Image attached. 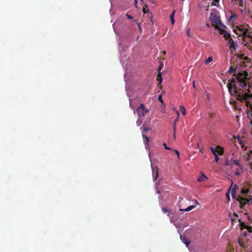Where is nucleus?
<instances>
[{
    "mask_svg": "<svg viewBox=\"0 0 252 252\" xmlns=\"http://www.w3.org/2000/svg\"><path fill=\"white\" fill-rule=\"evenodd\" d=\"M250 154H251V155H252V150H251V151H250Z\"/></svg>",
    "mask_w": 252,
    "mask_h": 252,
    "instance_id": "8fccbe9b",
    "label": "nucleus"
},
{
    "mask_svg": "<svg viewBox=\"0 0 252 252\" xmlns=\"http://www.w3.org/2000/svg\"><path fill=\"white\" fill-rule=\"evenodd\" d=\"M238 1L239 6L240 7H243V0H238Z\"/></svg>",
    "mask_w": 252,
    "mask_h": 252,
    "instance_id": "bb28decb",
    "label": "nucleus"
},
{
    "mask_svg": "<svg viewBox=\"0 0 252 252\" xmlns=\"http://www.w3.org/2000/svg\"><path fill=\"white\" fill-rule=\"evenodd\" d=\"M249 200V202L251 201H252V197L251 198V199L250 200Z\"/></svg>",
    "mask_w": 252,
    "mask_h": 252,
    "instance_id": "09e8293b",
    "label": "nucleus"
},
{
    "mask_svg": "<svg viewBox=\"0 0 252 252\" xmlns=\"http://www.w3.org/2000/svg\"><path fill=\"white\" fill-rule=\"evenodd\" d=\"M239 244L241 246H243V243L241 242V241H239Z\"/></svg>",
    "mask_w": 252,
    "mask_h": 252,
    "instance_id": "79ce46f5",
    "label": "nucleus"
},
{
    "mask_svg": "<svg viewBox=\"0 0 252 252\" xmlns=\"http://www.w3.org/2000/svg\"><path fill=\"white\" fill-rule=\"evenodd\" d=\"M157 80L158 81V86L161 84L162 78L161 75V72H158L157 76Z\"/></svg>",
    "mask_w": 252,
    "mask_h": 252,
    "instance_id": "f8f14e48",
    "label": "nucleus"
},
{
    "mask_svg": "<svg viewBox=\"0 0 252 252\" xmlns=\"http://www.w3.org/2000/svg\"><path fill=\"white\" fill-rule=\"evenodd\" d=\"M244 235H247V232H244Z\"/></svg>",
    "mask_w": 252,
    "mask_h": 252,
    "instance_id": "3c124183",
    "label": "nucleus"
},
{
    "mask_svg": "<svg viewBox=\"0 0 252 252\" xmlns=\"http://www.w3.org/2000/svg\"><path fill=\"white\" fill-rule=\"evenodd\" d=\"M220 0H214V1L212 3L213 5H217V3H219Z\"/></svg>",
    "mask_w": 252,
    "mask_h": 252,
    "instance_id": "473e14b6",
    "label": "nucleus"
},
{
    "mask_svg": "<svg viewBox=\"0 0 252 252\" xmlns=\"http://www.w3.org/2000/svg\"><path fill=\"white\" fill-rule=\"evenodd\" d=\"M195 207H196L195 205H191V206H189L188 207H187L185 209H184V210L183 209H180V210L181 211L189 212V211H190V210H192L193 209H194Z\"/></svg>",
    "mask_w": 252,
    "mask_h": 252,
    "instance_id": "ddd939ff",
    "label": "nucleus"
},
{
    "mask_svg": "<svg viewBox=\"0 0 252 252\" xmlns=\"http://www.w3.org/2000/svg\"><path fill=\"white\" fill-rule=\"evenodd\" d=\"M174 139H175V131H176V126H175V123H174Z\"/></svg>",
    "mask_w": 252,
    "mask_h": 252,
    "instance_id": "e433bc0d",
    "label": "nucleus"
},
{
    "mask_svg": "<svg viewBox=\"0 0 252 252\" xmlns=\"http://www.w3.org/2000/svg\"><path fill=\"white\" fill-rule=\"evenodd\" d=\"M249 75H250V85L251 86V89H252V77L251 76V74H249Z\"/></svg>",
    "mask_w": 252,
    "mask_h": 252,
    "instance_id": "c756f323",
    "label": "nucleus"
},
{
    "mask_svg": "<svg viewBox=\"0 0 252 252\" xmlns=\"http://www.w3.org/2000/svg\"><path fill=\"white\" fill-rule=\"evenodd\" d=\"M238 221L240 223V229L241 230H243V229L246 228L247 225H246V224L244 222H242V220L241 219H239Z\"/></svg>",
    "mask_w": 252,
    "mask_h": 252,
    "instance_id": "4468645a",
    "label": "nucleus"
},
{
    "mask_svg": "<svg viewBox=\"0 0 252 252\" xmlns=\"http://www.w3.org/2000/svg\"><path fill=\"white\" fill-rule=\"evenodd\" d=\"M180 238L182 242L186 245V246L188 247L190 243V242L185 237L180 235Z\"/></svg>",
    "mask_w": 252,
    "mask_h": 252,
    "instance_id": "1a4fd4ad",
    "label": "nucleus"
},
{
    "mask_svg": "<svg viewBox=\"0 0 252 252\" xmlns=\"http://www.w3.org/2000/svg\"><path fill=\"white\" fill-rule=\"evenodd\" d=\"M150 109H147L143 104H141L136 109V112L139 117H143L150 112Z\"/></svg>",
    "mask_w": 252,
    "mask_h": 252,
    "instance_id": "39448f33",
    "label": "nucleus"
},
{
    "mask_svg": "<svg viewBox=\"0 0 252 252\" xmlns=\"http://www.w3.org/2000/svg\"><path fill=\"white\" fill-rule=\"evenodd\" d=\"M231 162H232L230 161L229 159H227L226 161V162L225 163V165L226 166H230L231 165Z\"/></svg>",
    "mask_w": 252,
    "mask_h": 252,
    "instance_id": "c85d7f7f",
    "label": "nucleus"
},
{
    "mask_svg": "<svg viewBox=\"0 0 252 252\" xmlns=\"http://www.w3.org/2000/svg\"><path fill=\"white\" fill-rule=\"evenodd\" d=\"M206 179H207V177L204 174H202L197 178V181L202 182L205 181Z\"/></svg>",
    "mask_w": 252,
    "mask_h": 252,
    "instance_id": "9b49d317",
    "label": "nucleus"
},
{
    "mask_svg": "<svg viewBox=\"0 0 252 252\" xmlns=\"http://www.w3.org/2000/svg\"><path fill=\"white\" fill-rule=\"evenodd\" d=\"M158 100L161 102V103H163V100L162 99L161 95H159L158 97Z\"/></svg>",
    "mask_w": 252,
    "mask_h": 252,
    "instance_id": "c9c22d12",
    "label": "nucleus"
},
{
    "mask_svg": "<svg viewBox=\"0 0 252 252\" xmlns=\"http://www.w3.org/2000/svg\"><path fill=\"white\" fill-rule=\"evenodd\" d=\"M126 16L127 17V18L128 19H130V20H131V19H133V17L132 16H131V15H128V14H126Z\"/></svg>",
    "mask_w": 252,
    "mask_h": 252,
    "instance_id": "72a5a7b5",
    "label": "nucleus"
},
{
    "mask_svg": "<svg viewBox=\"0 0 252 252\" xmlns=\"http://www.w3.org/2000/svg\"><path fill=\"white\" fill-rule=\"evenodd\" d=\"M213 61V58L212 57H209L205 61V63L208 64L209 63Z\"/></svg>",
    "mask_w": 252,
    "mask_h": 252,
    "instance_id": "4be33fe9",
    "label": "nucleus"
},
{
    "mask_svg": "<svg viewBox=\"0 0 252 252\" xmlns=\"http://www.w3.org/2000/svg\"><path fill=\"white\" fill-rule=\"evenodd\" d=\"M249 189H243L242 190V193L244 194H247L249 192Z\"/></svg>",
    "mask_w": 252,
    "mask_h": 252,
    "instance_id": "cd10ccee",
    "label": "nucleus"
},
{
    "mask_svg": "<svg viewBox=\"0 0 252 252\" xmlns=\"http://www.w3.org/2000/svg\"><path fill=\"white\" fill-rule=\"evenodd\" d=\"M163 146L164 147L165 149L166 150H170L171 149L167 146L165 143H163Z\"/></svg>",
    "mask_w": 252,
    "mask_h": 252,
    "instance_id": "f704fd0d",
    "label": "nucleus"
},
{
    "mask_svg": "<svg viewBox=\"0 0 252 252\" xmlns=\"http://www.w3.org/2000/svg\"><path fill=\"white\" fill-rule=\"evenodd\" d=\"M248 29L246 28L245 26L240 25L236 27L233 30V32L239 36L242 37L244 42H246V36L249 33Z\"/></svg>",
    "mask_w": 252,
    "mask_h": 252,
    "instance_id": "f03ea898",
    "label": "nucleus"
},
{
    "mask_svg": "<svg viewBox=\"0 0 252 252\" xmlns=\"http://www.w3.org/2000/svg\"><path fill=\"white\" fill-rule=\"evenodd\" d=\"M163 64L162 63H160L159 66H158V72H160L161 69L163 68Z\"/></svg>",
    "mask_w": 252,
    "mask_h": 252,
    "instance_id": "7c9ffc66",
    "label": "nucleus"
},
{
    "mask_svg": "<svg viewBox=\"0 0 252 252\" xmlns=\"http://www.w3.org/2000/svg\"><path fill=\"white\" fill-rule=\"evenodd\" d=\"M142 11L144 14L149 13V10L148 9V6L146 4H144V5L142 8Z\"/></svg>",
    "mask_w": 252,
    "mask_h": 252,
    "instance_id": "a211bd4d",
    "label": "nucleus"
},
{
    "mask_svg": "<svg viewBox=\"0 0 252 252\" xmlns=\"http://www.w3.org/2000/svg\"><path fill=\"white\" fill-rule=\"evenodd\" d=\"M163 54H165V51H163Z\"/></svg>",
    "mask_w": 252,
    "mask_h": 252,
    "instance_id": "864d4df0",
    "label": "nucleus"
},
{
    "mask_svg": "<svg viewBox=\"0 0 252 252\" xmlns=\"http://www.w3.org/2000/svg\"><path fill=\"white\" fill-rule=\"evenodd\" d=\"M226 197H227V198L228 200L229 201L230 200L229 195L228 194V193H226Z\"/></svg>",
    "mask_w": 252,
    "mask_h": 252,
    "instance_id": "58836bf2",
    "label": "nucleus"
},
{
    "mask_svg": "<svg viewBox=\"0 0 252 252\" xmlns=\"http://www.w3.org/2000/svg\"><path fill=\"white\" fill-rule=\"evenodd\" d=\"M143 128V132H147L149 130H151V128L145 126L144 125H143L141 127V128Z\"/></svg>",
    "mask_w": 252,
    "mask_h": 252,
    "instance_id": "412c9836",
    "label": "nucleus"
},
{
    "mask_svg": "<svg viewBox=\"0 0 252 252\" xmlns=\"http://www.w3.org/2000/svg\"><path fill=\"white\" fill-rule=\"evenodd\" d=\"M181 1H184V0H181Z\"/></svg>",
    "mask_w": 252,
    "mask_h": 252,
    "instance_id": "5fc2aeb1",
    "label": "nucleus"
},
{
    "mask_svg": "<svg viewBox=\"0 0 252 252\" xmlns=\"http://www.w3.org/2000/svg\"><path fill=\"white\" fill-rule=\"evenodd\" d=\"M243 43L246 46H248V48L251 50H252V47L249 46V43H252V35L249 34V33L246 36V42H244L243 41Z\"/></svg>",
    "mask_w": 252,
    "mask_h": 252,
    "instance_id": "6e6552de",
    "label": "nucleus"
},
{
    "mask_svg": "<svg viewBox=\"0 0 252 252\" xmlns=\"http://www.w3.org/2000/svg\"><path fill=\"white\" fill-rule=\"evenodd\" d=\"M180 110L181 112L182 113V114L183 115H186V108H185V107H184L183 106H181L180 107Z\"/></svg>",
    "mask_w": 252,
    "mask_h": 252,
    "instance_id": "f3484780",
    "label": "nucleus"
},
{
    "mask_svg": "<svg viewBox=\"0 0 252 252\" xmlns=\"http://www.w3.org/2000/svg\"><path fill=\"white\" fill-rule=\"evenodd\" d=\"M232 162L233 164H234L236 165L239 166H241V163L239 160H234L232 161Z\"/></svg>",
    "mask_w": 252,
    "mask_h": 252,
    "instance_id": "5701e85b",
    "label": "nucleus"
},
{
    "mask_svg": "<svg viewBox=\"0 0 252 252\" xmlns=\"http://www.w3.org/2000/svg\"><path fill=\"white\" fill-rule=\"evenodd\" d=\"M153 176L154 178V180H156L158 176V172L157 169H156V172H155L154 170L153 169Z\"/></svg>",
    "mask_w": 252,
    "mask_h": 252,
    "instance_id": "aec40b11",
    "label": "nucleus"
},
{
    "mask_svg": "<svg viewBox=\"0 0 252 252\" xmlns=\"http://www.w3.org/2000/svg\"><path fill=\"white\" fill-rule=\"evenodd\" d=\"M231 221H232V223H233L234 221H235V219H231Z\"/></svg>",
    "mask_w": 252,
    "mask_h": 252,
    "instance_id": "c03bdc74",
    "label": "nucleus"
},
{
    "mask_svg": "<svg viewBox=\"0 0 252 252\" xmlns=\"http://www.w3.org/2000/svg\"><path fill=\"white\" fill-rule=\"evenodd\" d=\"M195 203L197 204H199V203L197 202L196 200H195Z\"/></svg>",
    "mask_w": 252,
    "mask_h": 252,
    "instance_id": "de8ad7c7",
    "label": "nucleus"
},
{
    "mask_svg": "<svg viewBox=\"0 0 252 252\" xmlns=\"http://www.w3.org/2000/svg\"><path fill=\"white\" fill-rule=\"evenodd\" d=\"M210 151L215 156V161L217 162L219 160L218 155H221L223 154V149L220 146H217L215 149L213 147H210Z\"/></svg>",
    "mask_w": 252,
    "mask_h": 252,
    "instance_id": "20e7f679",
    "label": "nucleus"
},
{
    "mask_svg": "<svg viewBox=\"0 0 252 252\" xmlns=\"http://www.w3.org/2000/svg\"><path fill=\"white\" fill-rule=\"evenodd\" d=\"M231 187H232L233 186V183L232 180H231Z\"/></svg>",
    "mask_w": 252,
    "mask_h": 252,
    "instance_id": "49530a36",
    "label": "nucleus"
},
{
    "mask_svg": "<svg viewBox=\"0 0 252 252\" xmlns=\"http://www.w3.org/2000/svg\"><path fill=\"white\" fill-rule=\"evenodd\" d=\"M236 68H234L232 66H231L229 68V70H228L229 73H232L233 72H236Z\"/></svg>",
    "mask_w": 252,
    "mask_h": 252,
    "instance_id": "a878e982",
    "label": "nucleus"
},
{
    "mask_svg": "<svg viewBox=\"0 0 252 252\" xmlns=\"http://www.w3.org/2000/svg\"><path fill=\"white\" fill-rule=\"evenodd\" d=\"M238 57L240 59L244 60L246 61H247L249 60V58L245 56V55L244 54L239 55Z\"/></svg>",
    "mask_w": 252,
    "mask_h": 252,
    "instance_id": "6ab92c4d",
    "label": "nucleus"
},
{
    "mask_svg": "<svg viewBox=\"0 0 252 252\" xmlns=\"http://www.w3.org/2000/svg\"><path fill=\"white\" fill-rule=\"evenodd\" d=\"M220 34L223 35V37L227 40H228V44L230 45L229 49L232 48L234 50H236L237 47V44L234 42L233 39L231 38V34L224 30H220Z\"/></svg>",
    "mask_w": 252,
    "mask_h": 252,
    "instance_id": "7ed1b4c3",
    "label": "nucleus"
},
{
    "mask_svg": "<svg viewBox=\"0 0 252 252\" xmlns=\"http://www.w3.org/2000/svg\"><path fill=\"white\" fill-rule=\"evenodd\" d=\"M175 152L176 153V154H177V156L178 157H179V153L178 151L177 150H174Z\"/></svg>",
    "mask_w": 252,
    "mask_h": 252,
    "instance_id": "ea45409f",
    "label": "nucleus"
},
{
    "mask_svg": "<svg viewBox=\"0 0 252 252\" xmlns=\"http://www.w3.org/2000/svg\"><path fill=\"white\" fill-rule=\"evenodd\" d=\"M234 75L236 79L232 78L228 81L227 88L230 95L241 101L249 98L252 100V94H250L251 86L249 84L250 77L248 72L244 71Z\"/></svg>",
    "mask_w": 252,
    "mask_h": 252,
    "instance_id": "f257e3e1",
    "label": "nucleus"
},
{
    "mask_svg": "<svg viewBox=\"0 0 252 252\" xmlns=\"http://www.w3.org/2000/svg\"><path fill=\"white\" fill-rule=\"evenodd\" d=\"M234 216H235V217H236L237 218H238V215H237L236 213H234Z\"/></svg>",
    "mask_w": 252,
    "mask_h": 252,
    "instance_id": "a18cd8bd",
    "label": "nucleus"
},
{
    "mask_svg": "<svg viewBox=\"0 0 252 252\" xmlns=\"http://www.w3.org/2000/svg\"><path fill=\"white\" fill-rule=\"evenodd\" d=\"M142 137L144 138L143 142H144V144L146 145H148V143H149V138H148V137H147L144 134H142Z\"/></svg>",
    "mask_w": 252,
    "mask_h": 252,
    "instance_id": "2eb2a0df",
    "label": "nucleus"
},
{
    "mask_svg": "<svg viewBox=\"0 0 252 252\" xmlns=\"http://www.w3.org/2000/svg\"><path fill=\"white\" fill-rule=\"evenodd\" d=\"M162 211L163 213H167V216L171 218V211L170 210L167 209V208L166 207H162Z\"/></svg>",
    "mask_w": 252,
    "mask_h": 252,
    "instance_id": "9d476101",
    "label": "nucleus"
},
{
    "mask_svg": "<svg viewBox=\"0 0 252 252\" xmlns=\"http://www.w3.org/2000/svg\"><path fill=\"white\" fill-rule=\"evenodd\" d=\"M246 105L248 107H251V108L252 109V102H250V101H248L247 100H246Z\"/></svg>",
    "mask_w": 252,
    "mask_h": 252,
    "instance_id": "393cba45",
    "label": "nucleus"
},
{
    "mask_svg": "<svg viewBox=\"0 0 252 252\" xmlns=\"http://www.w3.org/2000/svg\"><path fill=\"white\" fill-rule=\"evenodd\" d=\"M188 34L189 36V32H188Z\"/></svg>",
    "mask_w": 252,
    "mask_h": 252,
    "instance_id": "603ef678",
    "label": "nucleus"
},
{
    "mask_svg": "<svg viewBox=\"0 0 252 252\" xmlns=\"http://www.w3.org/2000/svg\"><path fill=\"white\" fill-rule=\"evenodd\" d=\"M246 229H247L249 232H252V226H247Z\"/></svg>",
    "mask_w": 252,
    "mask_h": 252,
    "instance_id": "2f4dec72",
    "label": "nucleus"
},
{
    "mask_svg": "<svg viewBox=\"0 0 252 252\" xmlns=\"http://www.w3.org/2000/svg\"><path fill=\"white\" fill-rule=\"evenodd\" d=\"M141 0L143 1V0Z\"/></svg>",
    "mask_w": 252,
    "mask_h": 252,
    "instance_id": "6e6d98bb",
    "label": "nucleus"
},
{
    "mask_svg": "<svg viewBox=\"0 0 252 252\" xmlns=\"http://www.w3.org/2000/svg\"><path fill=\"white\" fill-rule=\"evenodd\" d=\"M235 174L237 176H239L240 175V173L237 171L235 172Z\"/></svg>",
    "mask_w": 252,
    "mask_h": 252,
    "instance_id": "a19ab883",
    "label": "nucleus"
},
{
    "mask_svg": "<svg viewBox=\"0 0 252 252\" xmlns=\"http://www.w3.org/2000/svg\"><path fill=\"white\" fill-rule=\"evenodd\" d=\"M237 186L236 185H235L234 187L233 188V189H235V191H236V189H237Z\"/></svg>",
    "mask_w": 252,
    "mask_h": 252,
    "instance_id": "4c0bfd02",
    "label": "nucleus"
},
{
    "mask_svg": "<svg viewBox=\"0 0 252 252\" xmlns=\"http://www.w3.org/2000/svg\"><path fill=\"white\" fill-rule=\"evenodd\" d=\"M175 10H174L172 13H171V14L170 15V19L171 21V23H172V24L173 25L174 22H175V21H174V15H175Z\"/></svg>",
    "mask_w": 252,
    "mask_h": 252,
    "instance_id": "dca6fc26",
    "label": "nucleus"
},
{
    "mask_svg": "<svg viewBox=\"0 0 252 252\" xmlns=\"http://www.w3.org/2000/svg\"><path fill=\"white\" fill-rule=\"evenodd\" d=\"M210 19L212 21L213 25L217 26L221 23L220 18L216 15L213 16L212 13H211Z\"/></svg>",
    "mask_w": 252,
    "mask_h": 252,
    "instance_id": "423d86ee",
    "label": "nucleus"
},
{
    "mask_svg": "<svg viewBox=\"0 0 252 252\" xmlns=\"http://www.w3.org/2000/svg\"><path fill=\"white\" fill-rule=\"evenodd\" d=\"M237 200L240 203V208L241 209H243L244 206L249 202V200L248 199L242 197H238L236 198Z\"/></svg>",
    "mask_w": 252,
    "mask_h": 252,
    "instance_id": "0eeeda50",
    "label": "nucleus"
},
{
    "mask_svg": "<svg viewBox=\"0 0 252 252\" xmlns=\"http://www.w3.org/2000/svg\"><path fill=\"white\" fill-rule=\"evenodd\" d=\"M231 196L234 199L236 198V191L235 189H231Z\"/></svg>",
    "mask_w": 252,
    "mask_h": 252,
    "instance_id": "b1692460",
    "label": "nucleus"
},
{
    "mask_svg": "<svg viewBox=\"0 0 252 252\" xmlns=\"http://www.w3.org/2000/svg\"><path fill=\"white\" fill-rule=\"evenodd\" d=\"M234 17H236V15H232L231 16V17H230V18H231V19H232V18H233Z\"/></svg>",
    "mask_w": 252,
    "mask_h": 252,
    "instance_id": "37998d69",
    "label": "nucleus"
}]
</instances>
